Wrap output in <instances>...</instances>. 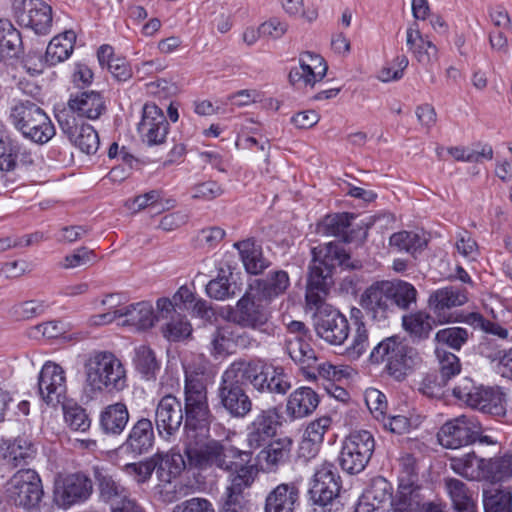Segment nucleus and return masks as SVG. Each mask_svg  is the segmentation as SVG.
<instances>
[{
    "instance_id": "obj_1",
    "label": "nucleus",
    "mask_w": 512,
    "mask_h": 512,
    "mask_svg": "<svg viewBox=\"0 0 512 512\" xmlns=\"http://www.w3.org/2000/svg\"><path fill=\"white\" fill-rule=\"evenodd\" d=\"M85 392L94 398L103 393L123 391L127 386L126 369L119 358L110 351H93L84 364Z\"/></svg>"
},
{
    "instance_id": "obj_2",
    "label": "nucleus",
    "mask_w": 512,
    "mask_h": 512,
    "mask_svg": "<svg viewBox=\"0 0 512 512\" xmlns=\"http://www.w3.org/2000/svg\"><path fill=\"white\" fill-rule=\"evenodd\" d=\"M368 361L372 365L385 363L388 374L402 381L421 365L422 358L400 336L393 335L384 338L372 348Z\"/></svg>"
},
{
    "instance_id": "obj_3",
    "label": "nucleus",
    "mask_w": 512,
    "mask_h": 512,
    "mask_svg": "<svg viewBox=\"0 0 512 512\" xmlns=\"http://www.w3.org/2000/svg\"><path fill=\"white\" fill-rule=\"evenodd\" d=\"M184 428L196 431L208 429L213 415L209 409L204 371L200 367L185 366Z\"/></svg>"
},
{
    "instance_id": "obj_4",
    "label": "nucleus",
    "mask_w": 512,
    "mask_h": 512,
    "mask_svg": "<svg viewBox=\"0 0 512 512\" xmlns=\"http://www.w3.org/2000/svg\"><path fill=\"white\" fill-rule=\"evenodd\" d=\"M9 119L24 138L34 143L44 144L55 135V128L49 116L31 100H14Z\"/></svg>"
},
{
    "instance_id": "obj_5",
    "label": "nucleus",
    "mask_w": 512,
    "mask_h": 512,
    "mask_svg": "<svg viewBox=\"0 0 512 512\" xmlns=\"http://www.w3.org/2000/svg\"><path fill=\"white\" fill-rule=\"evenodd\" d=\"M223 319L243 329H251L270 334L272 331L271 313L266 305L255 295L246 292L235 306H227L222 313Z\"/></svg>"
},
{
    "instance_id": "obj_6",
    "label": "nucleus",
    "mask_w": 512,
    "mask_h": 512,
    "mask_svg": "<svg viewBox=\"0 0 512 512\" xmlns=\"http://www.w3.org/2000/svg\"><path fill=\"white\" fill-rule=\"evenodd\" d=\"M398 488L392 502L394 512H420L424 505L422 487L418 484L415 458L411 455L401 459Z\"/></svg>"
},
{
    "instance_id": "obj_7",
    "label": "nucleus",
    "mask_w": 512,
    "mask_h": 512,
    "mask_svg": "<svg viewBox=\"0 0 512 512\" xmlns=\"http://www.w3.org/2000/svg\"><path fill=\"white\" fill-rule=\"evenodd\" d=\"M375 450V440L371 432L359 430L351 432L342 442L338 455L341 469L351 475L362 472Z\"/></svg>"
},
{
    "instance_id": "obj_8",
    "label": "nucleus",
    "mask_w": 512,
    "mask_h": 512,
    "mask_svg": "<svg viewBox=\"0 0 512 512\" xmlns=\"http://www.w3.org/2000/svg\"><path fill=\"white\" fill-rule=\"evenodd\" d=\"M6 495L17 507L39 510L44 495L40 476L33 469H20L7 482Z\"/></svg>"
},
{
    "instance_id": "obj_9",
    "label": "nucleus",
    "mask_w": 512,
    "mask_h": 512,
    "mask_svg": "<svg viewBox=\"0 0 512 512\" xmlns=\"http://www.w3.org/2000/svg\"><path fill=\"white\" fill-rule=\"evenodd\" d=\"M342 487L341 477L334 464L323 463L316 469L308 491L311 503L319 512H331Z\"/></svg>"
},
{
    "instance_id": "obj_10",
    "label": "nucleus",
    "mask_w": 512,
    "mask_h": 512,
    "mask_svg": "<svg viewBox=\"0 0 512 512\" xmlns=\"http://www.w3.org/2000/svg\"><path fill=\"white\" fill-rule=\"evenodd\" d=\"M94 491L91 477L83 471L59 476L54 481L53 500L62 509L87 502Z\"/></svg>"
},
{
    "instance_id": "obj_11",
    "label": "nucleus",
    "mask_w": 512,
    "mask_h": 512,
    "mask_svg": "<svg viewBox=\"0 0 512 512\" xmlns=\"http://www.w3.org/2000/svg\"><path fill=\"white\" fill-rule=\"evenodd\" d=\"M184 454L191 467L206 469L215 466L225 470V467H229L227 463H231L230 459H233L238 453L236 447L225 446L221 442L211 439L201 445L188 444Z\"/></svg>"
},
{
    "instance_id": "obj_12",
    "label": "nucleus",
    "mask_w": 512,
    "mask_h": 512,
    "mask_svg": "<svg viewBox=\"0 0 512 512\" xmlns=\"http://www.w3.org/2000/svg\"><path fill=\"white\" fill-rule=\"evenodd\" d=\"M219 406L234 419H244L250 414L253 402L237 379L222 373L217 389Z\"/></svg>"
},
{
    "instance_id": "obj_13",
    "label": "nucleus",
    "mask_w": 512,
    "mask_h": 512,
    "mask_svg": "<svg viewBox=\"0 0 512 512\" xmlns=\"http://www.w3.org/2000/svg\"><path fill=\"white\" fill-rule=\"evenodd\" d=\"M17 22L32 29L35 34L47 35L52 27V9L42 0H12Z\"/></svg>"
},
{
    "instance_id": "obj_14",
    "label": "nucleus",
    "mask_w": 512,
    "mask_h": 512,
    "mask_svg": "<svg viewBox=\"0 0 512 512\" xmlns=\"http://www.w3.org/2000/svg\"><path fill=\"white\" fill-rule=\"evenodd\" d=\"M480 429L479 420L470 415H461L442 425L437 438L448 449H457L475 443V436Z\"/></svg>"
},
{
    "instance_id": "obj_15",
    "label": "nucleus",
    "mask_w": 512,
    "mask_h": 512,
    "mask_svg": "<svg viewBox=\"0 0 512 512\" xmlns=\"http://www.w3.org/2000/svg\"><path fill=\"white\" fill-rule=\"evenodd\" d=\"M317 336L331 345H342L350 333L348 319L337 309L321 307L314 315Z\"/></svg>"
},
{
    "instance_id": "obj_16",
    "label": "nucleus",
    "mask_w": 512,
    "mask_h": 512,
    "mask_svg": "<svg viewBox=\"0 0 512 512\" xmlns=\"http://www.w3.org/2000/svg\"><path fill=\"white\" fill-rule=\"evenodd\" d=\"M361 307L375 323L385 326L394 313L386 281L368 287L361 296Z\"/></svg>"
},
{
    "instance_id": "obj_17",
    "label": "nucleus",
    "mask_w": 512,
    "mask_h": 512,
    "mask_svg": "<svg viewBox=\"0 0 512 512\" xmlns=\"http://www.w3.org/2000/svg\"><path fill=\"white\" fill-rule=\"evenodd\" d=\"M38 390L41 399L50 406L56 407L66 398V377L63 368L52 362L42 367L38 377Z\"/></svg>"
},
{
    "instance_id": "obj_18",
    "label": "nucleus",
    "mask_w": 512,
    "mask_h": 512,
    "mask_svg": "<svg viewBox=\"0 0 512 512\" xmlns=\"http://www.w3.org/2000/svg\"><path fill=\"white\" fill-rule=\"evenodd\" d=\"M181 402L171 394L163 396L156 405L154 421L159 436L169 440L175 436L183 423Z\"/></svg>"
},
{
    "instance_id": "obj_19",
    "label": "nucleus",
    "mask_w": 512,
    "mask_h": 512,
    "mask_svg": "<svg viewBox=\"0 0 512 512\" xmlns=\"http://www.w3.org/2000/svg\"><path fill=\"white\" fill-rule=\"evenodd\" d=\"M269 363L261 359H239L232 362L224 371L234 380L237 379L242 387L250 384L254 390L263 394L266 383Z\"/></svg>"
},
{
    "instance_id": "obj_20",
    "label": "nucleus",
    "mask_w": 512,
    "mask_h": 512,
    "mask_svg": "<svg viewBox=\"0 0 512 512\" xmlns=\"http://www.w3.org/2000/svg\"><path fill=\"white\" fill-rule=\"evenodd\" d=\"M355 217L354 214L348 212L327 215L319 224L318 231L328 236L340 237L345 243H351L356 239L363 241L367 238L369 226L350 229Z\"/></svg>"
},
{
    "instance_id": "obj_21",
    "label": "nucleus",
    "mask_w": 512,
    "mask_h": 512,
    "mask_svg": "<svg viewBox=\"0 0 512 512\" xmlns=\"http://www.w3.org/2000/svg\"><path fill=\"white\" fill-rule=\"evenodd\" d=\"M467 300L465 288L461 286H447L431 293L428 299V306L435 314L438 324H445L455 321L451 314L445 313V310L462 306Z\"/></svg>"
},
{
    "instance_id": "obj_22",
    "label": "nucleus",
    "mask_w": 512,
    "mask_h": 512,
    "mask_svg": "<svg viewBox=\"0 0 512 512\" xmlns=\"http://www.w3.org/2000/svg\"><path fill=\"white\" fill-rule=\"evenodd\" d=\"M169 130V123L163 111L153 103L143 107L142 119L138 124V132L150 146L162 144Z\"/></svg>"
},
{
    "instance_id": "obj_23",
    "label": "nucleus",
    "mask_w": 512,
    "mask_h": 512,
    "mask_svg": "<svg viewBox=\"0 0 512 512\" xmlns=\"http://www.w3.org/2000/svg\"><path fill=\"white\" fill-rule=\"evenodd\" d=\"M280 415L274 408L261 410L247 427V443L252 449L265 446L276 435Z\"/></svg>"
},
{
    "instance_id": "obj_24",
    "label": "nucleus",
    "mask_w": 512,
    "mask_h": 512,
    "mask_svg": "<svg viewBox=\"0 0 512 512\" xmlns=\"http://www.w3.org/2000/svg\"><path fill=\"white\" fill-rule=\"evenodd\" d=\"M155 433L150 419L141 417L134 422L125 441L119 446L124 453L138 457L148 453L154 446Z\"/></svg>"
},
{
    "instance_id": "obj_25",
    "label": "nucleus",
    "mask_w": 512,
    "mask_h": 512,
    "mask_svg": "<svg viewBox=\"0 0 512 512\" xmlns=\"http://www.w3.org/2000/svg\"><path fill=\"white\" fill-rule=\"evenodd\" d=\"M34 164V154L30 149L12 139L8 134L0 133V171L11 172L18 167Z\"/></svg>"
},
{
    "instance_id": "obj_26",
    "label": "nucleus",
    "mask_w": 512,
    "mask_h": 512,
    "mask_svg": "<svg viewBox=\"0 0 512 512\" xmlns=\"http://www.w3.org/2000/svg\"><path fill=\"white\" fill-rule=\"evenodd\" d=\"M313 261L332 272L336 267L344 270H357L362 267L360 260L351 259L340 242H329L312 249Z\"/></svg>"
},
{
    "instance_id": "obj_27",
    "label": "nucleus",
    "mask_w": 512,
    "mask_h": 512,
    "mask_svg": "<svg viewBox=\"0 0 512 512\" xmlns=\"http://www.w3.org/2000/svg\"><path fill=\"white\" fill-rule=\"evenodd\" d=\"M237 455L230 459L231 463H227L229 467H225L224 471L230 473L232 488L238 491H244L249 488L258 474L256 464L252 462V452L237 449Z\"/></svg>"
},
{
    "instance_id": "obj_28",
    "label": "nucleus",
    "mask_w": 512,
    "mask_h": 512,
    "mask_svg": "<svg viewBox=\"0 0 512 512\" xmlns=\"http://www.w3.org/2000/svg\"><path fill=\"white\" fill-rule=\"evenodd\" d=\"M0 449L3 459L15 468L28 465L37 454L32 437L26 434L3 440Z\"/></svg>"
},
{
    "instance_id": "obj_29",
    "label": "nucleus",
    "mask_w": 512,
    "mask_h": 512,
    "mask_svg": "<svg viewBox=\"0 0 512 512\" xmlns=\"http://www.w3.org/2000/svg\"><path fill=\"white\" fill-rule=\"evenodd\" d=\"M333 272L313 261L309 266V275L306 287V302L310 306L318 307L325 299L333 285Z\"/></svg>"
},
{
    "instance_id": "obj_30",
    "label": "nucleus",
    "mask_w": 512,
    "mask_h": 512,
    "mask_svg": "<svg viewBox=\"0 0 512 512\" xmlns=\"http://www.w3.org/2000/svg\"><path fill=\"white\" fill-rule=\"evenodd\" d=\"M300 490L296 482L280 483L265 498L264 512H295Z\"/></svg>"
},
{
    "instance_id": "obj_31",
    "label": "nucleus",
    "mask_w": 512,
    "mask_h": 512,
    "mask_svg": "<svg viewBox=\"0 0 512 512\" xmlns=\"http://www.w3.org/2000/svg\"><path fill=\"white\" fill-rule=\"evenodd\" d=\"M286 351L294 363L299 365L307 379H316V373L311 369L316 367L318 358L315 350L304 338L300 336L287 338Z\"/></svg>"
},
{
    "instance_id": "obj_32",
    "label": "nucleus",
    "mask_w": 512,
    "mask_h": 512,
    "mask_svg": "<svg viewBox=\"0 0 512 512\" xmlns=\"http://www.w3.org/2000/svg\"><path fill=\"white\" fill-rule=\"evenodd\" d=\"M130 418L125 403L117 402L106 406L100 413L99 426L103 434L107 436L121 435Z\"/></svg>"
},
{
    "instance_id": "obj_33",
    "label": "nucleus",
    "mask_w": 512,
    "mask_h": 512,
    "mask_svg": "<svg viewBox=\"0 0 512 512\" xmlns=\"http://www.w3.org/2000/svg\"><path fill=\"white\" fill-rule=\"evenodd\" d=\"M68 106L73 113L91 120L98 119L106 110L104 97L97 91H83L68 101Z\"/></svg>"
},
{
    "instance_id": "obj_34",
    "label": "nucleus",
    "mask_w": 512,
    "mask_h": 512,
    "mask_svg": "<svg viewBox=\"0 0 512 512\" xmlns=\"http://www.w3.org/2000/svg\"><path fill=\"white\" fill-rule=\"evenodd\" d=\"M318 394L310 387H299L288 397L287 414L294 418H304L311 415L319 405Z\"/></svg>"
},
{
    "instance_id": "obj_35",
    "label": "nucleus",
    "mask_w": 512,
    "mask_h": 512,
    "mask_svg": "<svg viewBox=\"0 0 512 512\" xmlns=\"http://www.w3.org/2000/svg\"><path fill=\"white\" fill-rule=\"evenodd\" d=\"M233 246L239 251L249 274L258 275L270 266V261L263 256L261 245L254 238L238 241Z\"/></svg>"
},
{
    "instance_id": "obj_36",
    "label": "nucleus",
    "mask_w": 512,
    "mask_h": 512,
    "mask_svg": "<svg viewBox=\"0 0 512 512\" xmlns=\"http://www.w3.org/2000/svg\"><path fill=\"white\" fill-rule=\"evenodd\" d=\"M241 292V285L237 284L236 278L231 272V267L221 266L218 275L206 285V293L210 298L223 301L235 297Z\"/></svg>"
},
{
    "instance_id": "obj_37",
    "label": "nucleus",
    "mask_w": 512,
    "mask_h": 512,
    "mask_svg": "<svg viewBox=\"0 0 512 512\" xmlns=\"http://www.w3.org/2000/svg\"><path fill=\"white\" fill-rule=\"evenodd\" d=\"M450 468L468 480H486L487 459L478 457L474 452L450 459Z\"/></svg>"
},
{
    "instance_id": "obj_38",
    "label": "nucleus",
    "mask_w": 512,
    "mask_h": 512,
    "mask_svg": "<svg viewBox=\"0 0 512 512\" xmlns=\"http://www.w3.org/2000/svg\"><path fill=\"white\" fill-rule=\"evenodd\" d=\"M472 408L492 416H504L506 412V395L499 387H480Z\"/></svg>"
},
{
    "instance_id": "obj_39",
    "label": "nucleus",
    "mask_w": 512,
    "mask_h": 512,
    "mask_svg": "<svg viewBox=\"0 0 512 512\" xmlns=\"http://www.w3.org/2000/svg\"><path fill=\"white\" fill-rule=\"evenodd\" d=\"M436 319L425 311H417L405 314L402 317V327L413 342L423 341L429 338Z\"/></svg>"
},
{
    "instance_id": "obj_40",
    "label": "nucleus",
    "mask_w": 512,
    "mask_h": 512,
    "mask_svg": "<svg viewBox=\"0 0 512 512\" xmlns=\"http://www.w3.org/2000/svg\"><path fill=\"white\" fill-rule=\"evenodd\" d=\"M259 452L258 458L265 461L270 471H275L280 465L287 463L291 456L292 440L288 437L271 440Z\"/></svg>"
},
{
    "instance_id": "obj_41",
    "label": "nucleus",
    "mask_w": 512,
    "mask_h": 512,
    "mask_svg": "<svg viewBox=\"0 0 512 512\" xmlns=\"http://www.w3.org/2000/svg\"><path fill=\"white\" fill-rule=\"evenodd\" d=\"M94 477L97 483L99 499L110 504L111 509L125 499L127 489L108 473L98 467L94 468Z\"/></svg>"
},
{
    "instance_id": "obj_42",
    "label": "nucleus",
    "mask_w": 512,
    "mask_h": 512,
    "mask_svg": "<svg viewBox=\"0 0 512 512\" xmlns=\"http://www.w3.org/2000/svg\"><path fill=\"white\" fill-rule=\"evenodd\" d=\"M121 317H126L125 323L136 327L137 330H147L161 317L154 314L150 302L142 301L120 308Z\"/></svg>"
},
{
    "instance_id": "obj_43",
    "label": "nucleus",
    "mask_w": 512,
    "mask_h": 512,
    "mask_svg": "<svg viewBox=\"0 0 512 512\" xmlns=\"http://www.w3.org/2000/svg\"><path fill=\"white\" fill-rule=\"evenodd\" d=\"M257 289L266 300H273L283 295L290 286V278L286 271L271 270L264 278L256 280Z\"/></svg>"
},
{
    "instance_id": "obj_44",
    "label": "nucleus",
    "mask_w": 512,
    "mask_h": 512,
    "mask_svg": "<svg viewBox=\"0 0 512 512\" xmlns=\"http://www.w3.org/2000/svg\"><path fill=\"white\" fill-rule=\"evenodd\" d=\"M158 479L170 483L185 467L183 456L178 453H156L152 456Z\"/></svg>"
},
{
    "instance_id": "obj_45",
    "label": "nucleus",
    "mask_w": 512,
    "mask_h": 512,
    "mask_svg": "<svg viewBox=\"0 0 512 512\" xmlns=\"http://www.w3.org/2000/svg\"><path fill=\"white\" fill-rule=\"evenodd\" d=\"M445 489L457 512H477L472 493L464 482L455 478H447L445 479Z\"/></svg>"
},
{
    "instance_id": "obj_46",
    "label": "nucleus",
    "mask_w": 512,
    "mask_h": 512,
    "mask_svg": "<svg viewBox=\"0 0 512 512\" xmlns=\"http://www.w3.org/2000/svg\"><path fill=\"white\" fill-rule=\"evenodd\" d=\"M386 283L393 310L396 307L408 310L412 305H416L418 292L411 283L402 280L386 281Z\"/></svg>"
},
{
    "instance_id": "obj_47",
    "label": "nucleus",
    "mask_w": 512,
    "mask_h": 512,
    "mask_svg": "<svg viewBox=\"0 0 512 512\" xmlns=\"http://www.w3.org/2000/svg\"><path fill=\"white\" fill-rule=\"evenodd\" d=\"M75 35L73 32H65L64 36H55L47 46L43 56L48 66H54L66 60L73 51V41Z\"/></svg>"
},
{
    "instance_id": "obj_48",
    "label": "nucleus",
    "mask_w": 512,
    "mask_h": 512,
    "mask_svg": "<svg viewBox=\"0 0 512 512\" xmlns=\"http://www.w3.org/2000/svg\"><path fill=\"white\" fill-rule=\"evenodd\" d=\"M195 299L194 293L187 286H181L172 299L160 298L157 300L158 313L162 316L165 314L166 317L172 312L179 311L182 313L184 310L190 309Z\"/></svg>"
},
{
    "instance_id": "obj_49",
    "label": "nucleus",
    "mask_w": 512,
    "mask_h": 512,
    "mask_svg": "<svg viewBox=\"0 0 512 512\" xmlns=\"http://www.w3.org/2000/svg\"><path fill=\"white\" fill-rule=\"evenodd\" d=\"M299 67L290 70L288 78L293 85L311 86L313 87L317 81H321L327 72V67L317 71V66H312L304 57L299 58Z\"/></svg>"
},
{
    "instance_id": "obj_50",
    "label": "nucleus",
    "mask_w": 512,
    "mask_h": 512,
    "mask_svg": "<svg viewBox=\"0 0 512 512\" xmlns=\"http://www.w3.org/2000/svg\"><path fill=\"white\" fill-rule=\"evenodd\" d=\"M361 498L370 501V503L374 504L376 507H386L387 512L390 507L391 511L394 512V505L392 502L395 499V495H392L391 484L384 478L374 480L371 487Z\"/></svg>"
},
{
    "instance_id": "obj_51",
    "label": "nucleus",
    "mask_w": 512,
    "mask_h": 512,
    "mask_svg": "<svg viewBox=\"0 0 512 512\" xmlns=\"http://www.w3.org/2000/svg\"><path fill=\"white\" fill-rule=\"evenodd\" d=\"M291 387V377L285 372V369L279 365L276 366L269 364L263 393L283 396L291 389Z\"/></svg>"
},
{
    "instance_id": "obj_52",
    "label": "nucleus",
    "mask_w": 512,
    "mask_h": 512,
    "mask_svg": "<svg viewBox=\"0 0 512 512\" xmlns=\"http://www.w3.org/2000/svg\"><path fill=\"white\" fill-rule=\"evenodd\" d=\"M160 319H169V321L162 328L164 336L172 341H179L190 335L192 329L190 323L186 320L181 312L171 313L166 317L159 313Z\"/></svg>"
},
{
    "instance_id": "obj_53",
    "label": "nucleus",
    "mask_w": 512,
    "mask_h": 512,
    "mask_svg": "<svg viewBox=\"0 0 512 512\" xmlns=\"http://www.w3.org/2000/svg\"><path fill=\"white\" fill-rule=\"evenodd\" d=\"M66 424L74 431L86 432L91 426V419L86 410L77 403H61Z\"/></svg>"
},
{
    "instance_id": "obj_54",
    "label": "nucleus",
    "mask_w": 512,
    "mask_h": 512,
    "mask_svg": "<svg viewBox=\"0 0 512 512\" xmlns=\"http://www.w3.org/2000/svg\"><path fill=\"white\" fill-rule=\"evenodd\" d=\"M134 364L136 370L147 380L154 379L159 370L154 352L145 345L135 349Z\"/></svg>"
},
{
    "instance_id": "obj_55",
    "label": "nucleus",
    "mask_w": 512,
    "mask_h": 512,
    "mask_svg": "<svg viewBox=\"0 0 512 512\" xmlns=\"http://www.w3.org/2000/svg\"><path fill=\"white\" fill-rule=\"evenodd\" d=\"M486 481L499 482L512 477V451L503 456L488 459Z\"/></svg>"
},
{
    "instance_id": "obj_56",
    "label": "nucleus",
    "mask_w": 512,
    "mask_h": 512,
    "mask_svg": "<svg viewBox=\"0 0 512 512\" xmlns=\"http://www.w3.org/2000/svg\"><path fill=\"white\" fill-rule=\"evenodd\" d=\"M426 244L427 242L424 238L411 231H400L392 234L390 237V245L392 247L412 255L422 251Z\"/></svg>"
},
{
    "instance_id": "obj_57",
    "label": "nucleus",
    "mask_w": 512,
    "mask_h": 512,
    "mask_svg": "<svg viewBox=\"0 0 512 512\" xmlns=\"http://www.w3.org/2000/svg\"><path fill=\"white\" fill-rule=\"evenodd\" d=\"M485 512H512V494L508 490L495 489L483 492Z\"/></svg>"
},
{
    "instance_id": "obj_58",
    "label": "nucleus",
    "mask_w": 512,
    "mask_h": 512,
    "mask_svg": "<svg viewBox=\"0 0 512 512\" xmlns=\"http://www.w3.org/2000/svg\"><path fill=\"white\" fill-rule=\"evenodd\" d=\"M369 347V333L364 322H359L358 326L354 328L352 334L351 344L348 345L343 355L349 360H358Z\"/></svg>"
},
{
    "instance_id": "obj_59",
    "label": "nucleus",
    "mask_w": 512,
    "mask_h": 512,
    "mask_svg": "<svg viewBox=\"0 0 512 512\" xmlns=\"http://www.w3.org/2000/svg\"><path fill=\"white\" fill-rule=\"evenodd\" d=\"M0 44L11 57L16 56L22 46L20 32L8 19H0Z\"/></svg>"
},
{
    "instance_id": "obj_60",
    "label": "nucleus",
    "mask_w": 512,
    "mask_h": 512,
    "mask_svg": "<svg viewBox=\"0 0 512 512\" xmlns=\"http://www.w3.org/2000/svg\"><path fill=\"white\" fill-rule=\"evenodd\" d=\"M469 339V332L462 327H448L440 329L435 335V341L459 351Z\"/></svg>"
},
{
    "instance_id": "obj_61",
    "label": "nucleus",
    "mask_w": 512,
    "mask_h": 512,
    "mask_svg": "<svg viewBox=\"0 0 512 512\" xmlns=\"http://www.w3.org/2000/svg\"><path fill=\"white\" fill-rule=\"evenodd\" d=\"M74 144L84 153L95 154L99 148L100 140L96 130L89 124H83L73 137Z\"/></svg>"
},
{
    "instance_id": "obj_62",
    "label": "nucleus",
    "mask_w": 512,
    "mask_h": 512,
    "mask_svg": "<svg viewBox=\"0 0 512 512\" xmlns=\"http://www.w3.org/2000/svg\"><path fill=\"white\" fill-rule=\"evenodd\" d=\"M437 355L439 358V373L437 375L440 378L448 382L452 377L460 373V360L454 353L443 351L441 354L437 350Z\"/></svg>"
},
{
    "instance_id": "obj_63",
    "label": "nucleus",
    "mask_w": 512,
    "mask_h": 512,
    "mask_svg": "<svg viewBox=\"0 0 512 512\" xmlns=\"http://www.w3.org/2000/svg\"><path fill=\"white\" fill-rule=\"evenodd\" d=\"M45 308L43 302L37 300L24 301L11 308V315L17 320H28L43 314Z\"/></svg>"
},
{
    "instance_id": "obj_64",
    "label": "nucleus",
    "mask_w": 512,
    "mask_h": 512,
    "mask_svg": "<svg viewBox=\"0 0 512 512\" xmlns=\"http://www.w3.org/2000/svg\"><path fill=\"white\" fill-rule=\"evenodd\" d=\"M225 234V231L218 226L203 228L197 233L195 244L199 248L212 249L224 239Z\"/></svg>"
}]
</instances>
